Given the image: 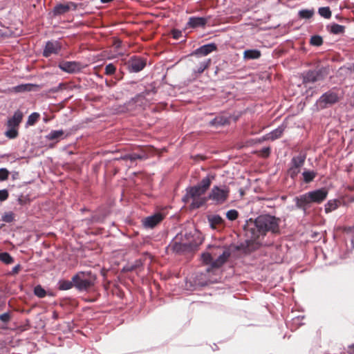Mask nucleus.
I'll return each instance as SVG.
<instances>
[{"label": "nucleus", "instance_id": "10", "mask_svg": "<svg viewBox=\"0 0 354 354\" xmlns=\"http://www.w3.org/2000/svg\"><path fill=\"white\" fill-rule=\"evenodd\" d=\"M62 48V44L57 41H48L46 42L43 55L50 57L52 54H58Z\"/></svg>", "mask_w": 354, "mask_h": 354}, {"label": "nucleus", "instance_id": "43", "mask_svg": "<svg viewBox=\"0 0 354 354\" xmlns=\"http://www.w3.org/2000/svg\"><path fill=\"white\" fill-rule=\"evenodd\" d=\"M184 247V245L179 243H174L172 245V249L174 251L176 252H179L181 250H183V248Z\"/></svg>", "mask_w": 354, "mask_h": 354}, {"label": "nucleus", "instance_id": "50", "mask_svg": "<svg viewBox=\"0 0 354 354\" xmlns=\"http://www.w3.org/2000/svg\"><path fill=\"white\" fill-rule=\"evenodd\" d=\"M17 176H18V172H16L15 174H13V179H15Z\"/></svg>", "mask_w": 354, "mask_h": 354}, {"label": "nucleus", "instance_id": "35", "mask_svg": "<svg viewBox=\"0 0 354 354\" xmlns=\"http://www.w3.org/2000/svg\"><path fill=\"white\" fill-rule=\"evenodd\" d=\"M301 172V169L288 167L287 170L288 176L291 178L292 180H295L298 174Z\"/></svg>", "mask_w": 354, "mask_h": 354}, {"label": "nucleus", "instance_id": "19", "mask_svg": "<svg viewBox=\"0 0 354 354\" xmlns=\"http://www.w3.org/2000/svg\"><path fill=\"white\" fill-rule=\"evenodd\" d=\"M295 201L296 206L304 211L306 210V209L309 207V205L312 203L308 192L299 197H296Z\"/></svg>", "mask_w": 354, "mask_h": 354}, {"label": "nucleus", "instance_id": "47", "mask_svg": "<svg viewBox=\"0 0 354 354\" xmlns=\"http://www.w3.org/2000/svg\"><path fill=\"white\" fill-rule=\"evenodd\" d=\"M31 85L30 84H21V85H19V86H17V87H15V91H17V92H21V91H26L27 90V88L28 87H30Z\"/></svg>", "mask_w": 354, "mask_h": 354}, {"label": "nucleus", "instance_id": "2", "mask_svg": "<svg viewBox=\"0 0 354 354\" xmlns=\"http://www.w3.org/2000/svg\"><path fill=\"white\" fill-rule=\"evenodd\" d=\"M214 179V176L208 175L203 178L198 185L187 188L183 201L185 203H188L192 199V202L190 206L193 209H198L204 205L207 201V197H202V196L209 188Z\"/></svg>", "mask_w": 354, "mask_h": 354}, {"label": "nucleus", "instance_id": "24", "mask_svg": "<svg viewBox=\"0 0 354 354\" xmlns=\"http://www.w3.org/2000/svg\"><path fill=\"white\" fill-rule=\"evenodd\" d=\"M59 289L61 290H68L74 286L73 279L71 281L60 280L58 282Z\"/></svg>", "mask_w": 354, "mask_h": 354}, {"label": "nucleus", "instance_id": "12", "mask_svg": "<svg viewBox=\"0 0 354 354\" xmlns=\"http://www.w3.org/2000/svg\"><path fill=\"white\" fill-rule=\"evenodd\" d=\"M308 194L310 195L312 203L319 204L326 198L328 191L324 188H322L315 191L309 192Z\"/></svg>", "mask_w": 354, "mask_h": 354}, {"label": "nucleus", "instance_id": "5", "mask_svg": "<svg viewBox=\"0 0 354 354\" xmlns=\"http://www.w3.org/2000/svg\"><path fill=\"white\" fill-rule=\"evenodd\" d=\"M23 113L17 110L13 115L9 118L6 122L8 130L5 132V136L10 139H15L19 135V127L23 120Z\"/></svg>", "mask_w": 354, "mask_h": 354}, {"label": "nucleus", "instance_id": "1", "mask_svg": "<svg viewBox=\"0 0 354 354\" xmlns=\"http://www.w3.org/2000/svg\"><path fill=\"white\" fill-rule=\"evenodd\" d=\"M280 221V218L270 214H262L255 220L250 218L247 221L243 229L248 251L257 249L261 245L259 239L268 232L279 234Z\"/></svg>", "mask_w": 354, "mask_h": 354}, {"label": "nucleus", "instance_id": "44", "mask_svg": "<svg viewBox=\"0 0 354 354\" xmlns=\"http://www.w3.org/2000/svg\"><path fill=\"white\" fill-rule=\"evenodd\" d=\"M172 37L175 39H178L182 36V32L180 30L174 29L171 30Z\"/></svg>", "mask_w": 354, "mask_h": 354}, {"label": "nucleus", "instance_id": "37", "mask_svg": "<svg viewBox=\"0 0 354 354\" xmlns=\"http://www.w3.org/2000/svg\"><path fill=\"white\" fill-rule=\"evenodd\" d=\"M238 216L239 212L236 209H230L226 213V217L230 221H234L238 218Z\"/></svg>", "mask_w": 354, "mask_h": 354}, {"label": "nucleus", "instance_id": "21", "mask_svg": "<svg viewBox=\"0 0 354 354\" xmlns=\"http://www.w3.org/2000/svg\"><path fill=\"white\" fill-rule=\"evenodd\" d=\"M261 55V51L257 49L246 50L243 53V58L247 60L259 59Z\"/></svg>", "mask_w": 354, "mask_h": 354}, {"label": "nucleus", "instance_id": "49", "mask_svg": "<svg viewBox=\"0 0 354 354\" xmlns=\"http://www.w3.org/2000/svg\"><path fill=\"white\" fill-rule=\"evenodd\" d=\"M113 0H100V1L103 3H110L113 1Z\"/></svg>", "mask_w": 354, "mask_h": 354}, {"label": "nucleus", "instance_id": "41", "mask_svg": "<svg viewBox=\"0 0 354 354\" xmlns=\"http://www.w3.org/2000/svg\"><path fill=\"white\" fill-rule=\"evenodd\" d=\"M270 147H264L258 152L259 156H260L262 158H268L270 156Z\"/></svg>", "mask_w": 354, "mask_h": 354}, {"label": "nucleus", "instance_id": "46", "mask_svg": "<svg viewBox=\"0 0 354 354\" xmlns=\"http://www.w3.org/2000/svg\"><path fill=\"white\" fill-rule=\"evenodd\" d=\"M21 266L20 264H17L12 269V271L10 272V274L11 275H15L19 273V272L21 270Z\"/></svg>", "mask_w": 354, "mask_h": 354}, {"label": "nucleus", "instance_id": "8", "mask_svg": "<svg viewBox=\"0 0 354 354\" xmlns=\"http://www.w3.org/2000/svg\"><path fill=\"white\" fill-rule=\"evenodd\" d=\"M146 64V60L138 56L131 57L127 63L129 71L133 73L141 71L145 67Z\"/></svg>", "mask_w": 354, "mask_h": 354}, {"label": "nucleus", "instance_id": "23", "mask_svg": "<svg viewBox=\"0 0 354 354\" xmlns=\"http://www.w3.org/2000/svg\"><path fill=\"white\" fill-rule=\"evenodd\" d=\"M283 132V129L282 127H278L277 129L270 132L269 134L266 135V139L274 140L277 138H279L282 136Z\"/></svg>", "mask_w": 354, "mask_h": 354}, {"label": "nucleus", "instance_id": "3", "mask_svg": "<svg viewBox=\"0 0 354 354\" xmlns=\"http://www.w3.org/2000/svg\"><path fill=\"white\" fill-rule=\"evenodd\" d=\"M211 250V252L202 254L201 258L205 264L211 265L213 268L221 267L231 255L229 249L221 247H212Z\"/></svg>", "mask_w": 354, "mask_h": 354}, {"label": "nucleus", "instance_id": "40", "mask_svg": "<svg viewBox=\"0 0 354 354\" xmlns=\"http://www.w3.org/2000/svg\"><path fill=\"white\" fill-rule=\"evenodd\" d=\"M10 172L6 168H1L0 169V180L3 181L8 178Z\"/></svg>", "mask_w": 354, "mask_h": 354}, {"label": "nucleus", "instance_id": "26", "mask_svg": "<svg viewBox=\"0 0 354 354\" xmlns=\"http://www.w3.org/2000/svg\"><path fill=\"white\" fill-rule=\"evenodd\" d=\"M339 206V201L337 200H331L327 202L325 205V212L326 213L331 212L332 211L336 209Z\"/></svg>", "mask_w": 354, "mask_h": 354}, {"label": "nucleus", "instance_id": "15", "mask_svg": "<svg viewBox=\"0 0 354 354\" xmlns=\"http://www.w3.org/2000/svg\"><path fill=\"white\" fill-rule=\"evenodd\" d=\"M209 17H189V21L187 24V26L192 28H196L198 27L204 28L207 24L208 20L209 19Z\"/></svg>", "mask_w": 354, "mask_h": 354}, {"label": "nucleus", "instance_id": "17", "mask_svg": "<svg viewBox=\"0 0 354 354\" xmlns=\"http://www.w3.org/2000/svg\"><path fill=\"white\" fill-rule=\"evenodd\" d=\"M306 159V153L300 152L297 156H295L289 163V167L301 169Z\"/></svg>", "mask_w": 354, "mask_h": 354}, {"label": "nucleus", "instance_id": "4", "mask_svg": "<svg viewBox=\"0 0 354 354\" xmlns=\"http://www.w3.org/2000/svg\"><path fill=\"white\" fill-rule=\"evenodd\" d=\"M96 279L91 271L78 272L72 277L74 287L79 291H88L94 286Z\"/></svg>", "mask_w": 354, "mask_h": 354}, {"label": "nucleus", "instance_id": "33", "mask_svg": "<svg viewBox=\"0 0 354 354\" xmlns=\"http://www.w3.org/2000/svg\"><path fill=\"white\" fill-rule=\"evenodd\" d=\"M40 115L38 113H31L28 118L27 124L30 126L34 125L39 119Z\"/></svg>", "mask_w": 354, "mask_h": 354}, {"label": "nucleus", "instance_id": "11", "mask_svg": "<svg viewBox=\"0 0 354 354\" xmlns=\"http://www.w3.org/2000/svg\"><path fill=\"white\" fill-rule=\"evenodd\" d=\"M195 66L193 68V71L195 73L201 74L206 68L209 67L211 64V59L209 58H204L202 57H196V59L193 61Z\"/></svg>", "mask_w": 354, "mask_h": 354}, {"label": "nucleus", "instance_id": "36", "mask_svg": "<svg viewBox=\"0 0 354 354\" xmlns=\"http://www.w3.org/2000/svg\"><path fill=\"white\" fill-rule=\"evenodd\" d=\"M1 219L6 223H11L15 220V214L12 212H6Z\"/></svg>", "mask_w": 354, "mask_h": 354}, {"label": "nucleus", "instance_id": "45", "mask_svg": "<svg viewBox=\"0 0 354 354\" xmlns=\"http://www.w3.org/2000/svg\"><path fill=\"white\" fill-rule=\"evenodd\" d=\"M10 319V315L9 313H6L0 315V320L3 322H8Z\"/></svg>", "mask_w": 354, "mask_h": 354}, {"label": "nucleus", "instance_id": "31", "mask_svg": "<svg viewBox=\"0 0 354 354\" xmlns=\"http://www.w3.org/2000/svg\"><path fill=\"white\" fill-rule=\"evenodd\" d=\"M299 17L301 19H310L314 15L313 10H301L299 12Z\"/></svg>", "mask_w": 354, "mask_h": 354}, {"label": "nucleus", "instance_id": "18", "mask_svg": "<svg viewBox=\"0 0 354 354\" xmlns=\"http://www.w3.org/2000/svg\"><path fill=\"white\" fill-rule=\"evenodd\" d=\"M216 49V46L214 44H208L201 46L197 48L193 53L192 55L195 57H203L209 53L213 52Z\"/></svg>", "mask_w": 354, "mask_h": 354}, {"label": "nucleus", "instance_id": "34", "mask_svg": "<svg viewBox=\"0 0 354 354\" xmlns=\"http://www.w3.org/2000/svg\"><path fill=\"white\" fill-rule=\"evenodd\" d=\"M34 294L39 298H44L46 295V292L40 285H38L34 288Z\"/></svg>", "mask_w": 354, "mask_h": 354}, {"label": "nucleus", "instance_id": "9", "mask_svg": "<svg viewBox=\"0 0 354 354\" xmlns=\"http://www.w3.org/2000/svg\"><path fill=\"white\" fill-rule=\"evenodd\" d=\"M324 77V75L322 69L309 71L304 75L303 83H314L323 80Z\"/></svg>", "mask_w": 354, "mask_h": 354}, {"label": "nucleus", "instance_id": "22", "mask_svg": "<svg viewBox=\"0 0 354 354\" xmlns=\"http://www.w3.org/2000/svg\"><path fill=\"white\" fill-rule=\"evenodd\" d=\"M208 221L212 228L216 229L217 226L223 224L224 221L219 215H212L208 216Z\"/></svg>", "mask_w": 354, "mask_h": 354}, {"label": "nucleus", "instance_id": "30", "mask_svg": "<svg viewBox=\"0 0 354 354\" xmlns=\"http://www.w3.org/2000/svg\"><path fill=\"white\" fill-rule=\"evenodd\" d=\"M319 14L325 19H330L331 17V11L329 7H322L319 8Z\"/></svg>", "mask_w": 354, "mask_h": 354}, {"label": "nucleus", "instance_id": "48", "mask_svg": "<svg viewBox=\"0 0 354 354\" xmlns=\"http://www.w3.org/2000/svg\"><path fill=\"white\" fill-rule=\"evenodd\" d=\"M347 354H354V344L348 346Z\"/></svg>", "mask_w": 354, "mask_h": 354}, {"label": "nucleus", "instance_id": "32", "mask_svg": "<svg viewBox=\"0 0 354 354\" xmlns=\"http://www.w3.org/2000/svg\"><path fill=\"white\" fill-rule=\"evenodd\" d=\"M310 44L312 46H320L323 44V39L319 35L312 36L310 39Z\"/></svg>", "mask_w": 354, "mask_h": 354}, {"label": "nucleus", "instance_id": "7", "mask_svg": "<svg viewBox=\"0 0 354 354\" xmlns=\"http://www.w3.org/2000/svg\"><path fill=\"white\" fill-rule=\"evenodd\" d=\"M339 100V97L338 93H337L334 91H329L325 93H324L317 101V106L323 109H326L329 106H331Z\"/></svg>", "mask_w": 354, "mask_h": 354}, {"label": "nucleus", "instance_id": "16", "mask_svg": "<svg viewBox=\"0 0 354 354\" xmlns=\"http://www.w3.org/2000/svg\"><path fill=\"white\" fill-rule=\"evenodd\" d=\"M59 67L63 71L73 73L80 71V64L76 62H64L59 64Z\"/></svg>", "mask_w": 354, "mask_h": 354}, {"label": "nucleus", "instance_id": "42", "mask_svg": "<svg viewBox=\"0 0 354 354\" xmlns=\"http://www.w3.org/2000/svg\"><path fill=\"white\" fill-rule=\"evenodd\" d=\"M9 194L6 189L0 190V201H4L8 198Z\"/></svg>", "mask_w": 354, "mask_h": 354}, {"label": "nucleus", "instance_id": "28", "mask_svg": "<svg viewBox=\"0 0 354 354\" xmlns=\"http://www.w3.org/2000/svg\"><path fill=\"white\" fill-rule=\"evenodd\" d=\"M64 133V132L63 130L51 131L46 136V138L49 140H58L63 136Z\"/></svg>", "mask_w": 354, "mask_h": 354}, {"label": "nucleus", "instance_id": "38", "mask_svg": "<svg viewBox=\"0 0 354 354\" xmlns=\"http://www.w3.org/2000/svg\"><path fill=\"white\" fill-rule=\"evenodd\" d=\"M67 88V84L66 83H60L57 86L53 87L50 89V93H57L60 91L64 90Z\"/></svg>", "mask_w": 354, "mask_h": 354}, {"label": "nucleus", "instance_id": "13", "mask_svg": "<svg viewBox=\"0 0 354 354\" xmlns=\"http://www.w3.org/2000/svg\"><path fill=\"white\" fill-rule=\"evenodd\" d=\"M164 215L158 212L155 214L145 218L143 221V225L146 227L153 228L164 219Z\"/></svg>", "mask_w": 354, "mask_h": 354}, {"label": "nucleus", "instance_id": "27", "mask_svg": "<svg viewBox=\"0 0 354 354\" xmlns=\"http://www.w3.org/2000/svg\"><path fill=\"white\" fill-rule=\"evenodd\" d=\"M328 28L330 29V32L335 35L342 34L345 30V27L344 26L337 24H333L330 26H328Z\"/></svg>", "mask_w": 354, "mask_h": 354}, {"label": "nucleus", "instance_id": "25", "mask_svg": "<svg viewBox=\"0 0 354 354\" xmlns=\"http://www.w3.org/2000/svg\"><path fill=\"white\" fill-rule=\"evenodd\" d=\"M303 180L306 183L312 182L317 176V173L313 171H304L302 173Z\"/></svg>", "mask_w": 354, "mask_h": 354}, {"label": "nucleus", "instance_id": "6", "mask_svg": "<svg viewBox=\"0 0 354 354\" xmlns=\"http://www.w3.org/2000/svg\"><path fill=\"white\" fill-rule=\"evenodd\" d=\"M229 196L230 188L227 186L219 187L216 185L211 189L207 196V201L211 200L216 205H221L227 201Z\"/></svg>", "mask_w": 354, "mask_h": 354}, {"label": "nucleus", "instance_id": "29", "mask_svg": "<svg viewBox=\"0 0 354 354\" xmlns=\"http://www.w3.org/2000/svg\"><path fill=\"white\" fill-rule=\"evenodd\" d=\"M0 261L8 265L14 262V259L8 252H4L0 253Z\"/></svg>", "mask_w": 354, "mask_h": 354}, {"label": "nucleus", "instance_id": "14", "mask_svg": "<svg viewBox=\"0 0 354 354\" xmlns=\"http://www.w3.org/2000/svg\"><path fill=\"white\" fill-rule=\"evenodd\" d=\"M71 8L76 10L77 6L73 2H68L66 3H59L54 7L53 12L55 15H61L68 12Z\"/></svg>", "mask_w": 354, "mask_h": 354}, {"label": "nucleus", "instance_id": "39", "mask_svg": "<svg viewBox=\"0 0 354 354\" xmlns=\"http://www.w3.org/2000/svg\"><path fill=\"white\" fill-rule=\"evenodd\" d=\"M116 67L113 64H109L105 67V74L111 75L115 73Z\"/></svg>", "mask_w": 354, "mask_h": 354}, {"label": "nucleus", "instance_id": "20", "mask_svg": "<svg viewBox=\"0 0 354 354\" xmlns=\"http://www.w3.org/2000/svg\"><path fill=\"white\" fill-rule=\"evenodd\" d=\"M124 160L135 161L136 160H143L147 158V155L144 151H141L139 153L133 152L130 154L125 155L121 158Z\"/></svg>", "mask_w": 354, "mask_h": 354}]
</instances>
